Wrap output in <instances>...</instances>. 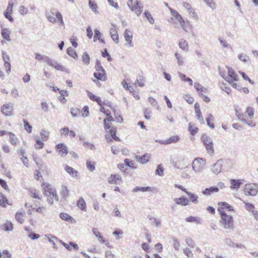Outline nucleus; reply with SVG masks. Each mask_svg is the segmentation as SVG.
I'll return each instance as SVG.
<instances>
[{
  "label": "nucleus",
  "instance_id": "obj_1",
  "mask_svg": "<svg viewBox=\"0 0 258 258\" xmlns=\"http://www.w3.org/2000/svg\"><path fill=\"white\" fill-rule=\"evenodd\" d=\"M35 59L39 61H43L46 62L49 67H51L56 70L64 72L68 74L70 73V71L68 69L64 67L61 64L59 63L56 60L52 59L48 56L39 53H35Z\"/></svg>",
  "mask_w": 258,
  "mask_h": 258
},
{
  "label": "nucleus",
  "instance_id": "obj_2",
  "mask_svg": "<svg viewBox=\"0 0 258 258\" xmlns=\"http://www.w3.org/2000/svg\"><path fill=\"white\" fill-rule=\"evenodd\" d=\"M254 109L251 107H248L245 112V115L239 113L238 111H236V114L237 116L243 122L247 124L249 126L253 127L255 125L251 119L253 117Z\"/></svg>",
  "mask_w": 258,
  "mask_h": 258
},
{
  "label": "nucleus",
  "instance_id": "obj_3",
  "mask_svg": "<svg viewBox=\"0 0 258 258\" xmlns=\"http://www.w3.org/2000/svg\"><path fill=\"white\" fill-rule=\"evenodd\" d=\"M219 214L221 216L220 223L222 226L225 229L230 230L234 229V221L232 216L228 215L224 211L219 210Z\"/></svg>",
  "mask_w": 258,
  "mask_h": 258
},
{
  "label": "nucleus",
  "instance_id": "obj_4",
  "mask_svg": "<svg viewBox=\"0 0 258 258\" xmlns=\"http://www.w3.org/2000/svg\"><path fill=\"white\" fill-rule=\"evenodd\" d=\"M44 189V195L47 197V202L48 204L52 205L53 203V199L58 201V198L56 194L55 189L50 184L44 183L42 185Z\"/></svg>",
  "mask_w": 258,
  "mask_h": 258
},
{
  "label": "nucleus",
  "instance_id": "obj_5",
  "mask_svg": "<svg viewBox=\"0 0 258 258\" xmlns=\"http://www.w3.org/2000/svg\"><path fill=\"white\" fill-rule=\"evenodd\" d=\"M47 20L51 23L58 22L59 25H64V22L61 14L55 9H52L50 13L46 14Z\"/></svg>",
  "mask_w": 258,
  "mask_h": 258
},
{
  "label": "nucleus",
  "instance_id": "obj_6",
  "mask_svg": "<svg viewBox=\"0 0 258 258\" xmlns=\"http://www.w3.org/2000/svg\"><path fill=\"white\" fill-rule=\"evenodd\" d=\"M226 70L227 71V76L224 74V72L222 70H220V75L228 82H229L230 84H232L234 81H237L238 80V75L232 68L226 66Z\"/></svg>",
  "mask_w": 258,
  "mask_h": 258
},
{
  "label": "nucleus",
  "instance_id": "obj_7",
  "mask_svg": "<svg viewBox=\"0 0 258 258\" xmlns=\"http://www.w3.org/2000/svg\"><path fill=\"white\" fill-rule=\"evenodd\" d=\"M206 160L202 158H196L192 163V169L196 173H201L205 168Z\"/></svg>",
  "mask_w": 258,
  "mask_h": 258
},
{
  "label": "nucleus",
  "instance_id": "obj_8",
  "mask_svg": "<svg viewBox=\"0 0 258 258\" xmlns=\"http://www.w3.org/2000/svg\"><path fill=\"white\" fill-rule=\"evenodd\" d=\"M201 140L205 146L207 152L210 154H213L214 150L212 139L207 135L204 134L202 136Z\"/></svg>",
  "mask_w": 258,
  "mask_h": 258
},
{
  "label": "nucleus",
  "instance_id": "obj_9",
  "mask_svg": "<svg viewBox=\"0 0 258 258\" xmlns=\"http://www.w3.org/2000/svg\"><path fill=\"white\" fill-rule=\"evenodd\" d=\"M243 192L246 196H255L258 192V184L249 183L244 185Z\"/></svg>",
  "mask_w": 258,
  "mask_h": 258
},
{
  "label": "nucleus",
  "instance_id": "obj_10",
  "mask_svg": "<svg viewBox=\"0 0 258 258\" xmlns=\"http://www.w3.org/2000/svg\"><path fill=\"white\" fill-rule=\"evenodd\" d=\"M170 11L172 16V18H171V20L174 24V27L177 28V26H176V25L181 22L183 20V18L176 10L170 9Z\"/></svg>",
  "mask_w": 258,
  "mask_h": 258
},
{
  "label": "nucleus",
  "instance_id": "obj_11",
  "mask_svg": "<svg viewBox=\"0 0 258 258\" xmlns=\"http://www.w3.org/2000/svg\"><path fill=\"white\" fill-rule=\"evenodd\" d=\"M123 35L126 42L125 45L128 47H132L134 46L132 39H133V33L130 30L126 29L124 30Z\"/></svg>",
  "mask_w": 258,
  "mask_h": 258
},
{
  "label": "nucleus",
  "instance_id": "obj_12",
  "mask_svg": "<svg viewBox=\"0 0 258 258\" xmlns=\"http://www.w3.org/2000/svg\"><path fill=\"white\" fill-rule=\"evenodd\" d=\"M223 161L222 159L218 160L211 167V171L213 174H218L221 172L222 167Z\"/></svg>",
  "mask_w": 258,
  "mask_h": 258
},
{
  "label": "nucleus",
  "instance_id": "obj_13",
  "mask_svg": "<svg viewBox=\"0 0 258 258\" xmlns=\"http://www.w3.org/2000/svg\"><path fill=\"white\" fill-rule=\"evenodd\" d=\"M13 107L11 103L4 104L1 107V111L6 116H12L13 114Z\"/></svg>",
  "mask_w": 258,
  "mask_h": 258
},
{
  "label": "nucleus",
  "instance_id": "obj_14",
  "mask_svg": "<svg viewBox=\"0 0 258 258\" xmlns=\"http://www.w3.org/2000/svg\"><path fill=\"white\" fill-rule=\"evenodd\" d=\"M130 9L132 12H134L135 13V14L138 16H139L142 13V8L143 7L140 6L139 5V2L138 1H136L134 2V4L131 6L130 5H128Z\"/></svg>",
  "mask_w": 258,
  "mask_h": 258
},
{
  "label": "nucleus",
  "instance_id": "obj_15",
  "mask_svg": "<svg viewBox=\"0 0 258 258\" xmlns=\"http://www.w3.org/2000/svg\"><path fill=\"white\" fill-rule=\"evenodd\" d=\"M179 139L177 136H173L166 140H156L155 141L160 144L168 145L176 143Z\"/></svg>",
  "mask_w": 258,
  "mask_h": 258
},
{
  "label": "nucleus",
  "instance_id": "obj_16",
  "mask_svg": "<svg viewBox=\"0 0 258 258\" xmlns=\"http://www.w3.org/2000/svg\"><path fill=\"white\" fill-rule=\"evenodd\" d=\"M55 149L62 157L65 156L68 153L67 147L64 144H58L55 146Z\"/></svg>",
  "mask_w": 258,
  "mask_h": 258
},
{
  "label": "nucleus",
  "instance_id": "obj_17",
  "mask_svg": "<svg viewBox=\"0 0 258 258\" xmlns=\"http://www.w3.org/2000/svg\"><path fill=\"white\" fill-rule=\"evenodd\" d=\"M121 180V176L119 174H111L107 179L109 184H118Z\"/></svg>",
  "mask_w": 258,
  "mask_h": 258
},
{
  "label": "nucleus",
  "instance_id": "obj_18",
  "mask_svg": "<svg viewBox=\"0 0 258 258\" xmlns=\"http://www.w3.org/2000/svg\"><path fill=\"white\" fill-rule=\"evenodd\" d=\"M8 135L9 136V142L11 145L16 146L19 144L20 140L15 134L10 132H8Z\"/></svg>",
  "mask_w": 258,
  "mask_h": 258
},
{
  "label": "nucleus",
  "instance_id": "obj_19",
  "mask_svg": "<svg viewBox=\"0 0 258 258\" xmlns=\"http://www.w3.org/2000/svg\"><path fill=\"white\" fill-rule=\"evenodd\" d=\"M230 188L231 189H234L236 190H238V189L239 188L242 184V182L240 179L236 180L234 179H231L230 180Z\"/></svg>",
  "mask_w": 258,
  "mask_h": 258
},
{
  "label": "nucleus",
  "instance_id": "obj_20",
  "mask_svg": "<svg viewBox=\"0 0 258 258\" xmlns=\"http://www.w3.org/2000/svg\"><path fill=\"white\" fill-rule=\"evenodd\" d=\"M218 205L219 206V207L218 209L219 212V210L222 211H224L225 209L228 210L229 211H234L233 207L226 202L219 203H218Z\"/></svg>",
  "mask_w": 258,
  "mask_h": 258
},
{
  "label": "nucleus",
  "instance_id": "obj_21",
  "mask_svg": "<svg viewBox=\"0 0 258 258\" xmlns=\"http://www.w3.org/2000/svg\"><path fill=\"white\" fill-rule=\"evenodd\" d=\"M178 46L184 52H188L189 50V46L186 40L181 38L178 41Z\"/></svg>",
  "mask_w": 258,
  "mask_h": 258
},
{
  "label": "nucleus",
  "instance_id": "obj_22",
  "mask_svg": "<svg viewBox=\"0 0 258 258\" xmlns=\"http://www.w3.org/2000/svg\"><path fill=\"white\" fill-rule=\"evenodd\" d=\"M93 76L97 80L102 81H104L107 79L105 71H95L94 73Z\"/></svg>",
  "mask_w": 258,
  "mask_h": 258
},
{
  "label": "nucleus",
  "instance_id": "obj_23",
  "mask_svg": "<svg viewBox=\"0 0 258 258\" xmlns=\"http://www.w3.org/2000/svg\"><path fill=\"white\" fill-rule=\"evenodd\" d=\"M174 202L177 205H180L182 206H185L189 204V201L187 198L183 197H180L179 198H176L174 199Z\"/></svg>",
  "mask_w": 258,
  "mask_h": 258
},
{
  "label": "nucleus",
  "instance_id": "obj_24",
  "mask_svg": "<svg viewBox=\"0 0 258 258\" xmlns=\"http://www.w3.org/2000/svg\"><path fill=\"white\" fill-rule=\"evenodd\" d=\"M93 234L98 239L99 241L101 243H105L106 240L99 232L98 228H93L92 230Z\"/></svg>",
  "mask_w": 258,
  "mask_h": 258
},
{
  "label": "nucleus",
  "instance_id": "obj_25",
  "mask_svg": "<svg viewBox=\"0 0 258 258\" xmlns=\"http://www.w3.org/2000/svg\"><path fill=\"white\" fill-rule=\"evenodd\" d=\"M174 55L177 60L178 66H182L184 63V57L183 55L181 53L176 51Z\"/></svg>",
  "mask_w": 258,
  "mask_h": 258
},
{
  "label": "nucleus",
  "instance_id": "obj_26",
  "mask_svg": "<svg viewBox=\"0 0 258 258\" xmlns=\"http://www.w3.org/2000/svg\"><path fill=\"white\" fill-rule=\"evenodd\" d=\"M219 188L217 187H210L206 188L205 190L202 191V194L205 196H210L213 192H218Z\"/></svg>",
  "mask_w": 258,
  "mask_h": 258
},
{
  "label": "nucleus",
  "instance_id": "obj_27",
  "mask_svg": "<svg viewBox=\"0 0 258 258\" xmlns=\"http://www.w3.org/2000/svg\"><path fill=\"white\" fill-rule=\"evenodd\" d=\"M149 156L148 155H144L142 156H136V159L138 162L142 164H146L149 160Z\"/></svg>",
  "mask_w": 258,
  "mask_h": 258
},
{
  "label": "nucleus",
  "instance_id": "obj_28",
  "mask_svg": "<svg viewBox=\"0 0 258 258\" xmlns=\"http://www.w3.org/2000/svg\"><path fill=\"white\" fill-rule=\"evenodd\" d=\"M3 229L7 232L13 231L14 229L13 223L9 221H7L2 226Z\"/></svg>",
  "mask_w": 258,
  "mask_h": 258
},
{
  "label": "nucleus",
  "instance_id": "obj_29",
  "mask_svg": "<svg viewBox=\"0 0 258 258\" xmlns=\"http://www.w3.org/2000/svg\"><path fill=\"white\" fill-rule=\"evenodd\" d=\"M2 37L6 39L7 41H11L10 38V34L11 31L7 28L3 29L2 30Z\"/></svg>",
  "mask_w": 258,
  "mask_h": 258
},
{
  "label": "nucleus",
  "instance_id": "obj_30",
  "mask_svg": "<svg viewBox=\"0 0 258 258\" xmlns=\"http://www.w3.org/2000/svg\"><path fill=\"white\" fill-rule=\"evenodd\" d=\"M65 170L70 174L73 177H76L78 175V172L75 170L73 168L66 165L65 167Z\"/></svg>",
  "mask_w": 258,
  "mask_h": 258
},
{
  "label": "nucleus",
  "instance_id": "obj_31",
  "mask_svg": "<svg viewBox=\"0 0 258 258\" xmlns=\"http://www.w3.org/2000/svg\"><path fill=\"white\" fill-rule=\"evenodd\" d=\"M186 194L189 197L190 200L192 203H193L194 204L198 203L199 197L197 195L191 193L190 192H189L188 191H186Z\"/></svg>",
  "mask_w": 258,
  "mask_h": 258
},
{
  "label": "nucleus",
  "instance_id": "obj_32",
  "mask_svg": "<svg viewBox=\"0 0 258 258\" xmlns=\"http://www.w3.org/2000/svg\"><path fill=\"white\" fill-rule=\"evenodd\" d=\"M77 206L82 211H86V204L83 198H80L78 201Z\"/></svg>",
  "mask_w": 258,
  "mask_h": 258
},
{
  "label": "nucleus",
  "instance_id": "obj_33",
  "mask_svg": "<svg viewBox=\"0 0 258 258\" xmlns=\"http://www.w3.org/2000/svg\"><path fill=\"white\" fill-rule=\"evenodd\" d=\"M88 4L89 8L92 11H93L95 14L98 13V11H97L98 6L94 0H89Z\"/></svg>",
  "mask_w": 258,
  "mask_h": 258
},
{
  "label": "nucleus",
  "instance_id": "obj_34",
  "mask_svg": "<svg viewBox=\"0 0 258 258\" xmlns=\"http://www.w3.org/2000/svg\"><path fill=\"white\" fill-rule=\"evenodd\" d=\"M194 87L196 89L197 91L200 94V95H202V92H205L207 89L206 88L203 87L201 84L198 83H195Z\"/></svg>",
  "mask_w": 258,
  "mask_h": 258
},
{
  "label": "nucleus",
  "instance_id": "obj_35",
  "mask_svg": "<svg viewBox=\"0 0 258 258\" xmlns=\"http://www.w3.org/2000/svg\"><path fill=\"white\" fill-rule=\"evenodd\" d=\"M152 191L151 187L150 186H147V187H139V186H136L133 189V192H138V191H142V192H145V191Z\"/></svg>",
  "mask_w": 258,
  "mask_h": 258
},
{
  "label": "nucleus",
  "instance_id": "obj_36",
  "mask_svg": "<svg viewBox=\"0 0 258 258\" xmlns=\"http://www.w3.org/2000/svg\"><path fill=\"white\" fill-rule=\"evenodd\" d=\"M88 96L89 97V98L94 101H96V102H97V103L99 104V105H101V100L100 99V98L98 97H97V96L95 95L94 94H93V93H92L91 92H88Z\"/></svg>",
  "mask_w": 258,
  "mask_h": 258
},
{
  "label": "nucleus",
  "instance_id": "obj_37",
  "mask_svg": "<svg viewBox=\"0 0 258 258\" xmlns=\"http://www.w3.org/2000/svg\"><path fill=\"white\" fill-rule=\"evenodd\" d=\"M137 84L141 87H143L145 86L144 78L143 76L139 75L137 77L135 85H136Z\"/></svg>",
  "mask_w": 258,
  "mask_h": 258
},
{
  "label": "nucleus",
  "instance_id": "obj_38",
  "mask_svg": "<svg viewBox=\"0 0 258 258\" xmlns=\"http://www.w3.org/2000/svg\"><path fill=\"white\" fill-rule=\"evenodd\" d=\"M109 130L111 137L115 141H119V139L116 136V127L112 126Z\"/></svg>",
  "mask_w": 258,
  "mask_h": 258
},
{
  "label": "nucleus",
  "instance_id": "obj_39",
  "mask_svg": "<svg viewBox=\"0 0 258 258\" xmlns=\"http://www.w3.org/2000/svg\"><path fill=\"white\" fill-rule=\"evenodd\" d=\"M25 215V213L23 212H18L16 213L15 215V218L16 220L19 223L22 224L23 223L24 220V216Z\"/></svg>",
  "mask_w": 258,
  "mask_h": 258
},
{
  "label": "nucleus",
  "instance_id": "obj_40",
  "mask_svg": "<svg viewBox=\"0 0 258 258\" xmlns=\"http://www.w3.org/2000/svg\"><path fill=\"white\" fill-rule=\"evenodd\" d=\"M67 54L74 59L78 58V54L72 47H70L67 49Z\"/></svg>",
  "mask_w": 258,
  "mask_h": 258
},
{
  "label": "nucleus",
  "instance_id": "obj_41",
  "mask_svg": "<svg viewBox=\"0 0 258 258\" xmlns=\"http://www.w3.org/2000/svg\"><path fill=\"white\" fill-rule=\"evenodd\" d=\"M144 15L150 24H153L154 23V22H155L154 19L153 18L152 15L148 11H146L144 12Z\"/></svg>",
  "mask_w": 258,
  "mask_h": 258
},
{
  "label": "nucleus",
  "instance_id": "obj_42",
  "mask_svg": "<svg viewBox=\"0 0 258 258\" xmlns=\"http://www.w3.org/2000/svg\"><path fill=\"white\" fill-rule=\"evenodd\" d=\"M185 221L187 222H196L198 224L201 223V219L200 218L193 216H189L187 217L185 219Z\"/></svg>",
  "mask_w": 258,
  "mask_h": 258
},
{
  "label": "nucleus",
  "instance_id": "obj_43",
  "mask_svg": "<svg viewBox=\"0 0 258 258\" xmlns=\"http://www.w3.org/2000/svg\"><path fill=\"white\" fill-rule=\"evenodd\" d=\"M112 216L114 217L120 218L122 217L121 214L119 210V209L117 207V206H115L113 209L112 212Z\"/></svg>",
  "mask_w": 258,
  "mask_h": 258
},
{
  "label": "nucleus",
  "instance_id": "obj_44",
  "mask_svg": "<svg viewBox=\"0 0 258 258\" xmlns=\"http://www.w3.org/2000/svg\"><path fill=\"white\" fill-rule=\"evenodd\" d=\"M82 61L84 64L88 65L90 63V57L87 52H84L83 53L82 56Z\"/></svg>",
  "mask_w": 258,
  "mask_h": 258
},
{
  "label": "nucleus",
  "instance_id": "obj_45",
  "mask_svg": "<svg viewBox=\"0 0 258 258\" xmlns=\"http://www.w3.org/2000/svg\"><path fill=\"white\" fill-rule=\"evenodd\" d=\"M185 242L186 245L191 248L195 247L196 245L195 242L190 237H187L185 239Z\"/></svg>",
  "mask_w": 258,
  "mask_h": 258
},
{
  "label": "nucleus",
  "instance_id": "obj_46",
  "mask_svg": "<svg viewBox=\"0 0 258 258\" xmlns=\"http://www.w3.org/2000/svg\"><path fill=\"white\" fill-rule=\"evenodd\" d=\"M189 16L195 20H199V16L195 10L194 9L192 8L189 11H188Z\"/></svg>",
  "mask_w": 258,
  "mask_h": 258
},
{
  "label": "nucleus",
  "instance_id": "obj_47",
  "mask_svg": "<svg viewBox=\"0 0 258 258\" xmlns=\"http://www.w3.org/2000/svg\"><path fill=\"white\" fill-rule=\"evenodd\" d=\"M95 163L94 161H87L86 162V166L88 169L90 171H93L95 169Z\"/></svg>",
  "mask_w": 258,
  "mask_h": 258
},
{
  "label": "nucleus",
  "instance_id": "obj_48",
  "mask_svg": "<svg viewBox=\"0 0 258 258\" xmlns=\"http://www.w3.org/2000/svg\"><path fill=\"white\" fill-rule=\"evenodd\" d=\"M198 128L192 125L191 123H189L188 125V131L190 133V134L192 135H195L198 132Z\"/></svg>",
  "mask_w": 258,
  "mask_h": 258
},
{
  "label": "nucleus",
  "instance_id": "obj_49",
  "mask_svg": "<svg viewBox=\"0 0 258 258\" xmlns=\"http://www.w3.org/2000/svg\"><path fill=\"white\" fill-rule=\"evenodd\" d=\"M59 132H60V136L61 137H66L69 135V132H70V130H69V128L68 127L65 126L64 127L61 128L59 130Z\"/></svg>",
  "mask_w": 258,
  "mask_h": 258
},
{
  "label": "nucleus",
  "instance_id": "obj_50",
  "mask_svg": "<svg viewBox=\"0 0 258 258\" xmlns=\"http://www.w3.org/2000/svg\"><path fill=\"white\" fill-rule=\"evenodd\" d=\"M220 87L223 91L226 92L228 94H229L231 93V90L230 88L225 84L223 83L220 84Z\"/></svg>",
  "mask_w": 258,
  "mask_h": 258
},
{
  "label": "nucleus",
  "instance_id": "obj_51",
  "mask_svg": "<svg viewBox=\"0 0 258 258\" xmlns=\"http://www.w3.org/2000/svg\"><path fill=\"white\" fill-rule=\"evenodd\" d=\"M23 122L25 130L28 133H31L32 130V126L31 125H30L28 122L25 119L23 120Z\"/></svg>",
  "mask_w": 258,
  "mask_h": 258
},
{
  "label": "nucleus",
  "instance_id": "obj_52",
  "mask_svg": "<svg viewBox=\"0 0 258 258\" xmlns=\"http://www.w3.org/2000/svg\"><path fill=\"white\" fill-rule=\"evenodd\" d=\"M59 217L62 220L64 221H69L71 219H73L71 216L66 213H60L59 214Z\"/></svg>",
  "mask_w": 258,
  "mask_h": 258
},
{
  "label": "nucleus",
  "instance_id": "obj_53",
  "mask_svg": "<svg viewBox=\"0 0 258 258\" xmlns=\"http://www.w3.org/2000/svg\"><path fill=\"white\" fill-rule=\"evenodd\" d=\"M124 162L126 166L133 169H136V167L134 166V162L133 161L126 158L124 159Z\"/></svg>",
  "mask_w": 258,
  "mask_h": 258
},
{
  "label": "nucleus",
  "instance_id": "obj_54",
  "mask_svg": "<svg viewBox=\"0 0 258 258\" xmlns=\"http://www.w3.org/2000/svg\"><path fill=\"white\" fill-rule=\"evenodd\" d=\"M61 195L63 198H66L69 196V191L66 186L62 187Z\"/></svg>",
  "mask_w": 258,
  "mask_h": 258
},
{
  "label": "nucleus",
  "instance_id": "obj_55",
  "mask_svg": "<svg viewBox=\"0 0 258 258\" xmlns=\"http://www.w3.org/2000/svg\"><path fill=\"white\" fill-rule=\"evenodd\" d=\"M95 69V71H105L102 66L101 62L99 60H96Z\"/></svg>",
  "mask_w": 258,
  "mask_h": 258
},
{
  "label": "nucleus",
  "instance_id": "obj_56",
  "mask_svg": "<svg viewBox=\"0 0 258 258\" xmlns=\"http://www.w3.org/2000/svg\"><path fill=\"white\" fill-rule=\"evenodd\" d=\"M40 135L43 140L46 141L49 138V133L45 130H42L40 133Z\"/></svg>",
  "mask_w": 258,
  "mask_h": 258
},
{
  "label": "nucleus",
  "instance_id": "obj_57",
  "mask_svg": "<svg viewBox=\"0 0 258 258\" xmlns=\"http://www.w3.org/2000/svg\"><path fill=\"white\" fill-rule=\"evenodd\" d=\"M83 146L85 147H87V148L90 149V150H95V145L93 144L90 143L88 141L84 142L83 143Z\"/></svg>",
  "mask_w": 258,
  "mask_h": 258
},
{
  "label": "nucleus",
  "instance_id": "obj_58",
  "mask_svg": "<svg viewBox=\"0 0 258 258\" xmlns=\"http://www.w3.org/2000/svg\"><path fill=\"white\" fill-rule=\"evenodd\" d=\"M204 2L207 5L208 7L214 9L216 7V4L214 2L213 0H203Z\"/></svg>",
  "mask_w": 258,
  "mask_h": 258
},
{
  "label": "nucleus",
  "instance_id": "obj_59",
  "mask_svg": "<svg viewBox=\"0 0 258 258\" xmlns=\"http://www.w3.org/2000/svg\"><path fill=\"white\" fill-rule=\"evenodd\" d=\"M19 11L20 14L22 16L25 15L28 13V10L24 6L20 7Z\"/></svg>",
  "mask_w": 258,
  "mask_h": 258
},
{
  "label": "nucleus",
  "instance_id": "obj_60",
  "mask_svg": "<svg viewBox=\"0 0 258 258\" xmlns=\"http://www.w3.org/2000/svg\"><path fill=\"white\" fill-rule=\"evenodd\" d=\"M243 203L245 205V208L247 211L251 212L252 210H254V206L253 205L250 203H247L246 202H244Z\"/></svg>",
  "mask_w": 258,
  "mask_h": 258
},
{
  "label": "nucleus",
  "instance_id": "obj_61",
  "mask_svg": "<svg viewBox=\"0 0 258 258\" xmlns=\"http://www.w3.org/2000/svg\"><path fill=\"white\" fill-rule=\"evenodd\" d=\"M44 143L40 140L39 139H37L36 143L35 144V147L36 148L40 149L43 147Z\"/></svg>",
  "mask_w": 258,
  "mask_h": 258
},
{
  "label": "nucleus",
  "instance_id": "obj_62",
  "mask_svg": "<svg viewBox=\"0 0 258 258\" xmlns=\"http://www.w3.org/2000/svg\"><path fill=\"white\" fill-rule=\"evenodd\" d=\"M220 43L223 47L225 48H231V46L227 44V41L226 40H223L221 37H219L218 39Z\"/></svg>",
  "mask_w": 258,
  "mask_h": 258
},
{
  "label": "nucleus",
  "instance_id": "obj_63",
  "mask_svg": "<svg viewBox=\"0 0 258 258\" xmlns=\"http://www.w3.org/2000/svg\"><path fill=\"white\" fill-rule=\"evenodd\" d=\"M183 253L188 257H191L192 256V253L190 249L188 247H186L183 249Z\"/></svg>",
  "mask_w": 258,
  "mask_h": 258
},
{
  "label": "nucleus",
  "instance_id": "obj_64",
  "mask_svg": "<svg viewBox=\"0 0 258 258\" xmlns=\"http://www.w3.org/2000/svg\"><path fill=\"white\" fill-rule=\"evenodd\" d=\"M12 255L7 250H4L2 252V257L1 258H11Z\"/></svg>",
  "mask_w": 258,
  "mask_h": 258
}]
</instances>
